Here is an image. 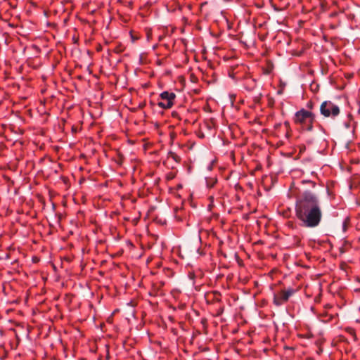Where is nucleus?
I'll use <instances>...</instances> for the list:
<instances>
[{"instance_id":"1","label":"nucleus","mask_w":360,"mask_h":360,"mask_svg":"<svg viewBox=\"0 0 360 360\" xmlns=\"http://www.w3.org/2000/svg\"><path fill=\"white\" fill-rule=\"evenodd\" d=\"M295 216L302 226L315 228L321 221L322 211L319 196L305 191L297 196L295 202Z\"/></svg>"},{"instance_id":"2","label":"nucleus","mask_w":360,"mask_h":360,"mask_svg":"<svg viewBox=\"0 0 360 360\" xmlns=\"http://www.w3.org/2000/svg\"><path fill=\"white\" fill-rule=\"evenodd\" d=\"M321 114L326 117L335 118L340 114V108L330 101H326L320 106Z\"/></svg>"},{"instance_id":"3","label":"nucleus","mask_w":360,"mask_h":360,"mask_svg":"<svg viewBox=\"0 0 360 360\" xmlns=\"http://www.w3.org/2000/svg\"><path fill=\"white\" fill-rule=\"evenodd\" d=\"M314 116L312 112L302 109L297 111L295 115V122L300 124L309 122L311 123L314 120Z\"/></svg>"},{"instance_id":"4","label":"nucleus","mask_w":360,"mask_h":360,"mask_svg":"<svg viewBox=\"0 0 360 360\" xmlns=\"http://www.w3.org/2000/svg\"><path fill=\"white\" fill-rule=\"evenodd\" d=\"M295 293V290L288 288L285 290H282L279 293L274 295V303L277 306L282 305L284 302H287L290 296Z\"/></svg>"},{"instance_id":"5","label":"nucleus","mask_w":360,"mask_h":360,"mask_svg":"<svg viewBox=\"0 0 360 360\" xmlns=\"http://www.w3.org/2000/svg\"><path fill=\"white\" fill-rule=\"evenodd\" d=\"M176 96L172 92L164 91L160 94V98L166 101H172L175 98Z\"/></svg>"},{"instance_id":"6","label":"nucleus","mask_w":360,"mask_h":360,"mask_svg":"<svg viewBox=\"0 0 360 360\" xmlns=\"http://www.w3.org/2000/svg\"><path fill=\"white\" fill-rule=\"evenodd\" d=\"M158 105L162 108L168 109L173 105V102L169 101H166L163 100L162 101L158 103Z\"/></svg>"},{"instance_id":"7","label":"nucleus","mask_w":360,"mask_h":360,"mask_svg":"<svg viewBox=\"0 0 360 360\" xmlns=\"http://www.w3.org/2000/svg\"><path fill=\"white\" fill-rule=\"evenodd\" d=\"M215 182H216V181L214 179H211L210 181L207 180V185L208 187H212Z\"/></svg>"},{"instance_id":"8","label":"nucleus","mask_w":360,"mask_h":360,"mask_svg":"<svg viewBox=\"0 0 360 360\" xmlns=\"http://www.w3.org/2000/svg\"><path fill=\"white\" fill-rule=\"evenodd\" d=\"M310 183L312 184V186H313V187H314V186H315L316 184H315L314 182H311V181H310Z\"/></svg>"},{"instance_id":"9","label":"nucleus","mask_w":360,"mask_h":360,"mask_svg":"<svg viewBox=\"0 0 360 360\" xmlns=\"http://www.w3.org/2000/svg\"><path fill=\"white\" fill-rule=\"evenodd\" d=\"M311 128H312V126H311V125H310V126H309V127L308 128V129H309V130H311Z\"/></svg>"}]
</instances>
